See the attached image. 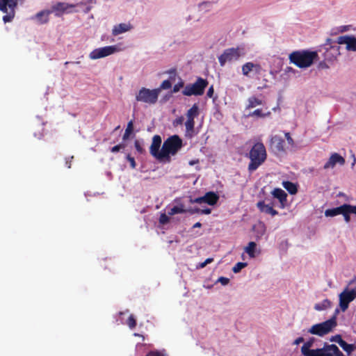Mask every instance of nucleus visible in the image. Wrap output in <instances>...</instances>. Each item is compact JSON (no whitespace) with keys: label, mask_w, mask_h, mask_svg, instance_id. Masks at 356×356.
Segmentation results:
<instances>
[{"label":"nucleus","mask_w":356,"mask_h":356,"mask_svg":"<svg viewBox=\"0 0 356 356\" xmlns=\"http://www.w3.org/2000/svg\"><path fill=\"white\" fill-rule=\"evenodd\" d=\"M185 127L187 133H193L194 131L195 120L192 119H187L185 122Z\"/></svg>","instance_id":"obj_34"},{"label":"nucleus","mask_w":356,"mask_h":356,"mask_svg":"<svg viewBox=\"0 0 356 356\" xmlns=\"http://www.w3.org/2000/svg\"><path fill=\"white\" fill-rule=\"evenodd\" d=\"M184 81L181 79L177 83H176L174 86H173V88H172V92L174 93H176L177 92L179 91V90L181 88H184Z\"/></svg>","instance_id":"obj_43"},{"label":"nucleus","mask_w":356,"mask_h":356,"mask_svg":"<svg viewBox=\"0 0 356 356\" xmlns=\"http://www.w3.org/2000/svg\"><path fill=\"white\" fill-rule=\"evenodd\" d=\"M134 147L136 149V151L139 153V154H145V149L143 147V145H141L140 142L138 140H136L135 142H134Z\"/></svg>","instance_id":"obj_39"},{"label":"nucleus","mask_w":356,"mask_h":356,"mask_svg":"<svg viewBox=\"0 0 356 356\" xmlns=\"http://www.w3.org/2000/svg\"><path fill=\"white\" fill-rule=\"evenodd\" d=\"M189 201L191 204H194V203H197V204L207 203V204L206 194L202 197H196L194 199H193L192 197H190Z\"/></svg>","instance_id":"obj_36"},{"label":"nucleus","mask_w":356,"mask_h":356,"mask_svg":"<svg viewBox=\"0 0 356 356\" xmlns=\"http://www.w3.org/2000/svg\"><path fill=\"white\" fill-rule=\"evenodd\" d=\"M284 136L289 145L293 146L294 145V141L293 139L291 138L290 134L289 132H285Z\"/></svg>","instance_id":"obj_49"},{"label":"nucleus","mask_w":356,"mask_h":356,"mask_svg":"<svg viewBox=\"0 0 356 356\" xmlns=\"http://www.w3.org/2000/svg\"><path fill=\"white\" fill-rule=\"evenodd\" d=\"M125 145L124 144H118L111 149V152L115 153L119 152L120 149H124Z\"/></svg>","instance_id":"obj_48"},{"label":"nucleus","mask_w":356,"mask_h":356,"mask_svg":"<svg viewBox=\"0 0 356 356\" xmlns=\"http://www.w3.org/2000/svg\"><path fill=\"white\" fill-rule=\"evenodd\" d=\"M50 14V11L48 10H42L36 14L35 18L41 23H47L49 20V15Z\"/></svg>","instance_id":"obj_25"},{"label":"nucleus","mask_w":356,"mask_h":356,"mask_svg":"<svg viewBox=\"0 0 356 356\" xmlns=\"http://www.w3.org/2000/svg\"><path fill=\"white\" fill-rule=\"evenodd\" d=\"M272 195L274 197L277 198L280 203V207L282 209H284L286 204V197L287 194L285 193V191L281 188H275L272 191Z\"/></svg>","instance_id":"obj_15"},{"label":"nucleus","mask_w":356,"mask_h":356,"mask_svg":"<svg viewBox=\"0 0 356 356\" xmlns=\"http://www.w3.org/2000/svg\"><path fill=\"white\" fill-rule=\"evenodd\" d=\"M337 43L346 44V49L356 51V38L353 35H342L337 38Z\"/></svg>","instance_id":"obj_12"},{"label":"nucleus","mask_w":356,"mask_h":356,"mask_svg":"<svg viewBox=\"0 0 356 356\" xmlns=\"http://www.w3.org/2000/svg\"><path fill=\"white\" fill-rule=\"evenodd\" d=\"M270 146V148L277 153H281L285 151L284 140L281 136L277 135L271 137Z\"/></svg>","instance_id":"obj_13"},{"label":"nucleus","mask_w":356,"mask_h":356,"mask_svg":"<svg viewBox=\"0 0 356 356\" xmlns=\"http://www.w3.org/2000/svg\"><path fill=\"white\" fill-rule=\"evenodd\" d=\"M266 150L262 143H255L249 152L250 162L248 170L252 172L256 170L266 159Z\"/></svg>","instance_id":"obj_1"},{"label":"nucleus","mask_w":356,"mask_h":356,"mask_svg":"<svg viewBox=\"0 0 356 356\" xmlns=\"http://www.w3.org/2000/svg\"><path fill=\"white\" fill-rule=\"evenodd\" d=\"M241 50L239 47L229 48L218 57V61L220 66H224L226 62L235 61L239 59L242 56Z\"/></svg>","instance_id":"obj_8"},{"label":"nucleus","mask_w":356,"mask_h":356,"mask_svg":"<svg viewBox=\"0 0 356 356\" xmlns=\"http://www.w3.org/2000/svg\"><path fill=\"white\" fill-rule=\"evenodd\" d=\"M314 343V338H310L307 341L304 343V344L301 347V353L311 350L310 348L313 346Z\"/></svg>","instance_id":"obj_35"},{"label":"nucleus","mask_w":356,"mask_h":356,"mask_svg":"<svg viewBox=\"0 0 356 356\" xmlns=\"http://www.w3.org/2000/svg\"><path fill=\"white\" fill-rule=\"evenodd\" d=\"M282 186L291 195H294L298 192L297 185L291 181H283Z\"/></svg>","instance_id":"obj_22"},{"label":"nucleus","mask_w":356,"mask_h":356,"mask_svg":"<svg viewBox=\"0 0 356 356\" xmlns=\"http://www.w3.org/2000/svg\"><path fill=\"white\" fill-rule=\"evenodd\" d=\"M247 266V263L244 262H238L236 264V265L233 267L232 270L234 273H236L241 270L242 268H245Z\"/></svg>","instance_id":"obj_38"},{"label":"nucleus","mask_w":356,"mask_h":356,"mask_svg":"<svg viewBox=\"0 0 356 356\" xmlns=\"http://www.w3.org/2000/svg\"><path fill=\"white\" fill-rule=\"evenodd\" d=\"M270 115V112L267 113H263L261 109H256L252 113H250L248 116V117H252V116H257V118H266L267 116H269Z\"/></svg>","instance_id":"obj_31"},{"label":"nucleus","mask_w":356,"mask_h":356,"mask_svg":"<svg viewBox=\"0 0 356 356\" xmlns=\"http://www.w3.org/2000/svg\"><path fill=\"white\" fill-rule=\"evenodd\" d=\"M218 281L222 284V285H226L229 283V280L227 277H220L219 279H218Z\"/></svg>","instance_id":"obj_52"},{"label":"nucleus","mask_w":356,"mask_h":356,"mask_svg":"<svg viewBox=\"0 0 356 356\" xmlns=\"http://www.w3.org/2000/svg\"><path fill=\"white\" fill-rule=\"evenodd\" d=\"M206 266H207V265H206V264H204V262H203V263H202V264H200V268H204V267H205Z\"/></svg>","instance_id":"obj_59"},{"label":"nucleus","mask_w":356,"mask_h":356,"mask_svg":"<svg viewBox=\"0 0 356 356\" xmlns=\"http://www.w3.org/2000/svg\"><path fill=\"white\" fill-rule=\"evenodd\" d=\"M322 349V356H344L334 344H325Z\"/></svg>","instance_id":"obj_14"},{"label":"nucleus","mask_w":356,"mask_h":356,"mask_svg":"<svg viewBox=\"0 0 356 356\" xmlns=\"http://www.w3.org/2000/svg\"><path fill=\"white\" fill-rule=\"evenodd\" d=\"M159 95V89H148L142 88L136 95V99L138 102L148 104L149 105L156 103Z\"/></svg>","instance_id":"obj_6"},{"label":"nucleus","mask_w":356,"mask_h":356,"mask_svg":"<svg viewBox=\"0 0 356 356\" xmlns=\"http://www.w3.org/2000/svg\"><path fill=\"white\" fill-rule=\"evenodd\" d=\"M262 104H263V102L261 99H259L255 96H252L248 99V104L245 106V109L249 110V109L254 108L257 106L261 105Z\"/></svg>","instance_id":"obj_21"},{"label":"nucleus","mask_w":356,"mask_h":356,"mask_svg":"<svg viewBox=\"0 0 356 356\" xmlns=\"http://www.w3.org/2000/svg\"><path fill=\"white\" fill-rule=\"evenodd\" d=\"M346 30H347V29H346V26H343L341 31H346Z\"/></svg>","instance_id":"obj_61"},{"label":"nucleus","mask_w":356,"mask_h":356,"mask_svg":"<svg viewBox=\"0 0 356 356\" xmlns=\"http://www.w3.org/2000/svg\"><path fill=\"white\" fill-rule=\"evenodd\" d=\"M213 261V258H208L204 262V264L207 265L208 264L211 263Z\"/></svg>","instance_id":"obj_56"},{"label":"nucleus","mask_w":356,"mask_h":356,"mask_svg":"<svg viewBox=\"0 0 356 356\" xmlns=\"http://www.w3.org/2000/svg\"><path fill=\"white\" fill-rule=\"evenodd\" d=\"M340 346L348 355H350L353 353V351L356 350V345L349 344L344 340L343 342H341Z\"/></svg>","instance_id":"obj_26"},{"label":"nucleus","mask_w":356,"mask_h":356,"mask_svg":"<svg viewBox=\"0 0 356 356\" xmlns=\"http://www.w3.org/2000/svg\"><path fill=\"white\" fill-rule=\"evenodd\" d=\"M132 29V26L128 23H121L114 26L112 30V34L114 36L118 35L121 33H125L130 31Z\"/></svg>","instance_id":"obj_18"},{"label":"nucleus","mask_w":356,"mask_h":356,"mask_svg":"<svg viewBox=\"0 0 356 356\" xmlns=\"http://www.w3.org/2000/svg\"><path fill=\"white\" fill-rule=\"evenodd\" d=\"M209 82L207 79L202 77H198L194 83L187 84L182 94L185 96H200L204 92L205 88L207 87Z\"/></svg>","instance_id":"obj_4"},{"label":"nucleus","mask_w":356,"mask_h":356,"mask_svg":"<svg viewBox=\"0 0 356 356\" xmlns=\"http://www.w3.org/2000/svg\"><path fill=\"white\" fill-rule=\"evenodd\" d=\"M127 159L129 162L131 168L134 169L136 166V163L134 158L131 156L130 154H127Z\"/></svg>","instance_id":"obj_47"},{"label":"nucleus","mask_w":356,"mask_h":356,"mask_svg":"<svg viewBox=\"0 0 356 356\" xmlns=\"http://www.w3.org/2000/svg\"><path fill=\"white\" fill-rule=\"evenodd\" d=\"M257 244L255 242L251 241L248 243V246L245 248V252L250 257H254L255 254V249H256Z\"/></svg>","instance_id":"obj_29"},{"label":"nucleus","mask_w":356,"mask_h":356,"mask_svg":"<svg viewBox=\"0 0 356 356\" xmlns=\"http://www.w3.org/2000/svg\"><path fill=\"white\" fill-rule=\"evenodd\" d=\"M347 204H343V205H341L340 207L333 208V209H329L325 210V215L327 217H333L337 215H342V213L343 212V210L346 209Z\"/></svg>","instance_id":"obj_19"},{"label":"nucleus","mask_w":356,"mask_h":356,"mask_svg":"<svg viewBox=\"0 0 356 356\" xmlns=\"http://www.w3.org/2000/svg\"><path fill=\"white\" fill-rule=\"evenodd\" d=\"M145 356H167L163 352L159 350L149 351Z\"/></svg>","instance_id":"obj_44"},{"label":"nucleus","mask_w":356,"mask_h":356,"mask_svg":"<svg viewBox=\"0 0 356 356\" xmlns=\"http://www.w3.org/2000/svg\"><path fill=\"white\" fill-rule=\"evenodd\" d=\"M184 118L183 116H179L177 118L172 122L174 127H177L178 125H181L183 124Z\"/></svg>","instance_id":"obj_45"},{"label":"nucleus","mask_w":356,"mask_h":356,"mask_svg":"<svg viewBox=\"0 0 356 356\" xmlns=\"http://www.w3.org/2000/svg\"><path fill=\"white\" fill-rule=\"evenodd\" d=\"M202 227V224L200 222L195 223L193 226V228H200Z\"/></svg>","instance_id":"obj_57"},{"label":"nucleus","mask_w":356,"mask_h":356,"mask_svg":"<svg viewBox=\"0 0 356 356\" xmlns=\"http://www.w3.org/2000/svg\"><path fill=\"white\" fill-rule=\"evenodd\" d=\"M330 341L338 343L339 346L341 343V342L343 341L340 334H336L335 336L332 337Z\"/></svg>","instance_id":"obj_46"},{"label":"nucleus","mask_w":356,"mask_h":356,"mask_svg":"<svg viewBox=\"0 0 356 356\" xmlns=\"http://www.w3.org/2000/svg\"><path fill=\"white\" fill-rule=\"evenodd\" d=\"M336 326L337 321L334 316L327 321L312 325L308 332L312 334L323 337L331 332Z\"/></svg>","instance_id":"obj_5"},{"label":"nucleus","mask_w":356,"mask_h":356,"mask_svg":"<svg viewBox=\"0 0 356 356\" xmlns=\"http://www.w3.org/2000/svg\"><path fill=\"white\" fill-rule=\"evenodd\" d=\"M199 115V107L197 104H194L186 113L187 119L194 120Z\"/></svg>","instance_id":"obj_24"},{"label":"nucleus","mask_w":356,"mask_h":356,"mask_svg":"<svg viewBox=\"0 0 356 356\" xmlns=\"http://www.w3.org/2000/svg\"><path fill=\"white\" fill-rule=\"evenodd\" d=\"M127 325L131 329L136 326V321L133 315H130L127 319Z\"/></svg>","instance_id":"obj_41"},{"label":"nucleus","mask_w":356,"mask_h":356,"mask_svg":"<svg viewBox=\"0 0 356 356\" xmlns=\"http://www.w3.org/2000/svg\"><path fill=\"white\" fill-rule=\"evenodd\" d=\"M205 3H207V2H203L202 3L200 4V6H201L202 4H205Z\"/></svg>","instance_id":"obj_63"},{"label":"nucleus","mask_w":356,"mask_h":356,"mask_svg":"<svg viewBox=\"0 0 356 356\" xmlns=\"http://www.w3.org/2000/svg\"><path fill=\"white\" fill-rule=\"evenodd\" d=\"M304 356H322V349H311L301 353Z\"/></svg>","instance_id":"obj_30"},{"label":"nucleus","mask_w":356,"mask_h":356,"mask_svg":"<svg viewBox=\"0 0 356 356\" xmlns=\"http://www.w3.org/2000/svg\"><path fill=\"white\" fill-rule=\"evenodd\" d=\"M211 212V209L207 208L204 209H201V214H210Z\"/></svg>","instance_id":"obj_55"},{"label":"nucleus","mask_w":356,"mask_h":356,"mask_svg":"<svg viewBox=\"0 0 356 356\" xmlns=\"http://www.w3.org/2000/svg\"><path fill=\"white\" fill-rule=\"evenodd\" d=\"M303 341H304V338H303V337H300L297 338V339L294 341L293 344H295V345H298V344H299V343H302V342H303Z\"/></svg>","instance_id":"obj_54"},{"label":"nucleus","mask_w":356,"mask_h":356,"mask_svg":"<svg viewBox=\"0 0 356 356\" xmlns=\"http://www.w3.org/2000/svg\"><path fill=\"white\" fill-rule=\"evenodd\" d=\"M161 137L159 135H154L152 138V142L149 147V153L152 156L159 161L164 159V153H163V147L161 151L159 149L161 145Z\"/></svg>","instance_id":"obj_10"},{"label":"nucleus","mask_w":356,"mask_h":356,"mask_svg":"<svg viewBox=\"0 0 356 356\" xmlns=\"http://www.w3.org/2000/svg\"><path fill=\"white\" fill-rule=\"evenodd\" d=\"M187 212V209L185 208V206L183 203L179 202L177 205L170 208L168 211V214L170 216H174L178 213H184Z\"/></svg>","instance_id":"obj_20"},{"label":"nucleus","mask_w":356,"mask_h":356,"mask_svg":"<svg viewBox=\"0 0 356 356\" xmlns=\"http://www.w3.org/2000/svg\"><path fill=\"white\" fill-rule=\"evenodd\" d=\"M214 89L213 86H211L207 91V95L208 97L211 98L213 95Z\"/></svg>","instance_id":"obj_53"},{"label":"nucleus","mask_w":356,"mask_h":356,"mask_svg":"<svg viewBox=\"0 0 356 356\" xmlns=\"http://www.w3.org/2000/svg\"><path fill=\"white\" fill-rule=\"evenodd\" d=\"M133 129H134L133 121L131 120L128 122L127 128L125 129V132L123 135L122 138L124 140H127L129 137L130 134L133 131Z\"/></svg>","instance_id":"obj_33"},{"label":"nucleus","mask_w":356,"mask_h":356,"mask_svg":"<svg viewBox=\"0 0 356 356\" xmlns=\"http://www.w3.org/2000/svg\"><path fill=\"white\" fill-rule=\"evenodd\" d=\"M53 9L56 11L64 12L67 9V6L63 3H58L53 7Z\"/></svg>","instance_id":"obj_40"},{"label":"nucleus","mask_w":356,"mask_h":356,"mask_svg":"<svg viewBox=\"0 0 356 356\" xmlns=\"http://www.w3.org/2000/svg\"><path fill=\"white\" fill-rule=\"evenodd\" d=\"M257 207L262 213L270 214L275 216L278 214V212L273 208L272 205L266 204L264 201H259L257 203Z\"/></svg>","instance_id":"obj_16"},{"label":"nucleus","mask_w":356,"mask_h":356,"mask_svg":"<svg viewBox=\"0 0 356 356\" xmlns=\"http://www.w3.org/2000/svg\"><path fill=\"white\" fill-rule=\"evenodd\" d=\"M261 70V65L254 64L252 62H248L242 66V73L244 76H248L250 72L254 70L257 73H260Z\"/></svg>","instance_id":"obj_17"},{"label":"nucleus","mask_w":356,"mask_h":356,"mask_svg":"<svg viewBox=\"0 0 356 356\" xmlns=\"http://www.w3.org/2000/svg\"><path fill=\"white\" fill-rule=\"evenodd\" d=\"M338 195H339V196H342V195H343V193H341V192H340V193L338 194Z\"/></svg>","instance_id":"obj_62"},{"label":"nucleus","mask_w":356,"mask_h":356,"mask_svg":"<svg viewBox=\"0 0 356 356\" xmlns=\"http://www.w3.org/2000/svg\"><path fill=\"white\" fill-rule=\"evenodd\" d=\"M353 208L354 206L351 204L346 205V209L343 210V212L342 213V215L344 218V220L346 222H349L350 221V213H353Z\"/></svg>","instance_id":"obj_27"},{"label":"nucleus","mask_w":356,"mask_h":356,"mask_svg":"<svg viewBox=\"0 0 356 356\" xmlns=\"http://www.w3.org/2000/svg\"><path fill=\"white\" fill-rule=\"evenodd\" d=\"M355 298L356 290L351 289L349 291L348 288H346L339 294V306L343 312H345L348 308L349 303L354 300Z\"/></svg>","instance_id":"obj_9"},{"label":"nucleus","mask_w":356,"mask_h":356,"mask_svg":"<svg viewBox=\"0 0 356 356\" xmlns=\"http://www.w3.org/2000/svg\"><path fill=\"white\" fill-rule=\"evenodd\" d=\"M206 197L207 204L211 206L215 205L219 200V196L212 191L206 193Z\"/></svg>","instance_id":"obj_23"},{"label":"nucleus","mask_w":356,"mask_h":356,"mask_svg":"<svg viewBox=\"0 0 356 356\" xmlns=\"http://www.w3.org/2000/svg\"><path fill=\"white\" fill-rule=\"evenodd\" d=\"M187 212H189L191 214L201 213V209L199 208L188 209H187Z\"/></svg>","instance_id":"obj_51"},{"label":"nucleus","mask_w":356,"mask_h":356,"mask_svg":"<svg viewBox=\"0 0 356 356\" xmlns=\"http://www.w3.org/2000/svg\"><path fill=\"white\" fill-rule=\"evenodd\" d=\"M170 221L169 215H166L165 213H162L159 218V222L162 225H165Z\"/></svg>","instance_id":"obj_42"},{"label":"nucleus","mask_w":356,"mask_h":356,"mask_svg":"<svg viewBox=\"0 0 356 356\" xmlns=\"http://www.w3.org/2000/svg\"><path fill=\"white\" fill-rule=\"evenodd\" d=\"M336 314H337L339 312V309H336Z\"/></svg>","instance_id":"obj_64"},{"label":"nucleus","mask_w":356,"mask_h":356,"mask_svg":"<svg viewBox=\"0 0 356 356\" xmlns=\"http://www.w3.org/2000/svg\"><path fill=\"white\" fill-rule=\"evenodd\" d=\"M172 87V83L169 80H165L163 81L161 84L160 85V87L157 89L159 90V92L161 91V90H168L170 89Z\"/></svg>","instance_id":"obj_37"},{"label":"nucleus","mask_w":356,"mask_h":356,"mask_svg":"<svg viewBox=\"0 0 356 356\" xmlns=\"http://www.w3.org/2000/svg\"><path fill=\"white\" fill-rule=\"evenodd\" d=\"M182 146V140L178 135H173L168 138L163 144L164 159L170 161V155L176 154Z\"/></svg>","instance_id":"obj_3"},{"label":"nucleus","mask_w":356,"mask_h":356,"mask_svg":"<svg viewBox=\"0 0 356 356\" xmlns=\"http://www.w3.org/2000/svg\"><path fill=\"white\" fill-rule=\"evenodd\" d=\"M17 0H0V10L6 15L3 17L5 23L11 22L15 15Z\"/></svg>","instance_id":"obj_7"},{"label":"nucleus","mask_w":356,"mask_h":356,"mask_svg":"<svg viewBox=\"0 0 356 356\" xmlns=\"http://www.w3.org/2000/svg\"><path fill=\"white\" fill-rule=\"evenodd\" d=\"M334 164L333 163V162H332V160L330 158L329 160L325 163L323 168L328 169V168H334Z\"/></svg>","instance_id":"obj_50"},{"label":"nucleus","mask_w":356,"mask_h":356,"mask_svg":"<svg viewBox=\"0 0 356 356\" xmlns=\"http://www.w3.org/2000/svg\"><path fill=\"white\" fill-rule=\"evenodd\" d=\"M318 55L316 51H296L289 55L290 62L300 68H306L312 65Z\"/></svg>","instance_id":"obj_2"},{"label":"nucleus","mask_w":356,"mask_h":356,"mask_svg":"<svg viewBox=\"0 0 356 356\" xmlns=\"http://www.w3.org/2000/svg\"><path fill=\"white\" fill-rule=\"evenodd\" d=\"M117 48L115 46H106L97 48L90 53L89 57L92 60L99 59L111 55L115 52Z\"/></svg>","instance_id":"obj_11"},{"label":"nucleus","mask_w":356,"mask_h":356,"mask_svg":"<svg viewBox=\"0 0 356 356\" xmlns=\"http://www.w3.org/2000/svg\"><path fill=\"white\" fill-rule=\"evenodd\" d=\"M66 165L68 168H71V161H68L67 160L66 161Z\"/></svg>","instance_id":"obj_58"},{"label":"nucleus","mask_w":356,"mask_h":356,"mask_svg":"<svg viewBox=\"0 0 356 356\" xmlns=\"http://www.w3.org/2000/svg\"><path fill=\"white\" fill-rule=\"evenodd\" d=\"M175 72H176V70H175V69H173V70H170V71H169V73H174V74H175Z\"/></svg>","instance_id":"obj_60"},{"label":"nucleus","mask_w":356,"mask_h":356,"mask_svg":"<svg viewBox=\"0 0 356 356\" xmlns=\"http://www.w3.org/2000/svg\"><path fill=\"white\" fill-rule=\"evenodd\" d=\"M331 302L328 299L323 300L321 303L316 304L314 309L317 311H321L331 307Z\"/></svg>","instance_id":"obj_28"},{"label":"nucleus","mask_w":356,"mask_h":356,"mask_svg":"<svg viewBox=\"0 0 356 356\" xmlns=\"http://www.w3.org/2000/svg\"><path fill=\"white\" fill-rule=\"evenodd\" d=\"M330 158L331 159L332 162H333L334 165L337 163H339L341 165H343L345 163L344 159L341 155H339L337 153L332 154Z\"/></svg>","instance_id":"obj_32"}]
</instances>
